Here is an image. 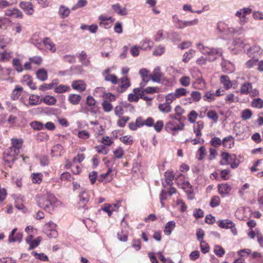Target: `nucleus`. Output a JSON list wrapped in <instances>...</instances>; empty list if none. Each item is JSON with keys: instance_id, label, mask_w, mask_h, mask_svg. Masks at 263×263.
Masks as SVG:
<instances>
[{"instance_id": "f257e3e1", "label": "nucleus", "mask_w": 263, "mask_h": 263, "mask_svg": "<svg viewBox=\"0 0 263 263\" xmlns=\"http://www.w3.org/2000/svg\"><path fill=\"white\" fill-rule=\"evenodd\" d=\"M35 201L40 208L49 213L52 212L55 207L62 205V202L57 200L53 194L48 192L44 194L37 195Z\"/></svg>"}, {"instance_id": "f03ea898", "label": "nucleus", "mask_w": 263, "mask_h": 263, "mask_svg": "<svg viewBox=\"0 0 263 263\" xmlns=\"http://www.w3.org/2000/svg\"><path fill=\"white\" fill-rule=\"evenodd\" d=\"M12 145L8 150L7 155L8 158H5V160L8 163L13 162L15 159V156H17L20 153V149L23 145V140L21 139H11Z\"/></svg>"}, {"instance_id": "7ed1b4c3", "label": "nucleus", "mask_w": 263, "mask_h": 263, "mask_svg": "<svg viewBox=\"0 0 263 263\" xmlns=\"http://www.w3.org/2000/svg\"><path fill=\"white\" fill-rule=\"evenodd\" d=\"M180 124H178L174 121H169L165 125V129L168 133H172L173 135H176L177 130H182L184 129V125L180 122Z\"/></svg>"}, {"instance_id": "20e7f679", "label": "nucleus", "mask_w": 263, "mask_h": 263, "mask_svg": "<svg viewBox=\"0 0 263 263\" xmlns=\"http://www.w3.org/2000/svg\"><path fill=\"white\" fill-rule=\"evenodd\" d=\"M206 53L208 60L210 62H214L219 57L222 56L223 51L219 48L211 47L209 49Z\"/></svg>"}, {"instance_id": "39448f33", "label": "nucleus", "mask_w": 263, "mask_h": 263, "mask_svg": "<svg viewBox=\"0 0 263 263\" xmlns=\"http://www.w3.org/2000/svg\"><path fill=\"white\" fill-rule=\"evenodd\" d=\"M150 77L153 82L159 83L163 77V74L161 71L160 68L159 67H156L154 69L153 73L150 75Z\"/></svg>"}, {"instance_id": "423d86ee", "label": "nucleus", "mask_w": 263, "mask_h": 263, "mask_svg": "<svg viewBox=\"0 0 263 263\" xmlns=\"http://www.w3.org/2000/svg\"><path fill=\"white\" fill-rule=\"evenodd\" d=\"M261 53L260 47L258 45H254L247 49V54L248 56L254 58Z\"/></svg>"}, {"instance_id": "0eeeda50", "label": "nucleus", "mask_w": 263, "mask_h": 263, "mask_svg": "<svg viewBox=\"0 0 263 263\" xmlns=\"http://www.w3.org/2000/svg\"><path fill=\"white\" fill-rule=\"evenodd\" d=\"M119 82H120L119 88L118 91L119 92H123L126 90L130 85V81L129 79L126 77H124L119 80Z\"/></svg>"}, {"instance_id": "6e6552de", "label": "nucleus", "mask_w": 263, "mask_h": 263, "mask_svg": "<svg viewBox=\"0 0 263 263\" xmlns=\"http://www.w3.org/2000/svg\"><path fill=\"white\" fill-rule=\"evenodd\" d=\"M17 231V228H14L11 232L9 236L8 241L9 242H13L15 241L21 242L23 238V234L21 233H16L15 236H14V234Z\"/></svg>"}, {"instance_id": "1a4fd4ad", "label": "nucleus", "mask_w": 263, "mask_h": 263, "mask_svg": "<svg viewBox=\"0 0 263 263\" xmlns=\"http://www.w3.org/2000/svg\"><path fill=\"white\" fill-rule=\"evenodd\" d=\"M71 87L75 90L82 92L86 89V84L82 80H76L72 82Z\"/></svg>"}, {"instance_id": "9d476101", "label": "nucleus", "mask_w": 263, "mask_h": 263, "mask_svg": "<svg viewBox=\"0 0 263 263\" xmlns=\"http://www.w3.org/2000/svg\"><path fill=\"white\" fill-rule=\"evenodd\" d=\"M20 6L28 15H32L33 13V6L30 2H22L20 3Z\"/></svg>"}, {"instance_id": "9b49d317", "label": "nucleus", "mask_w": 263, "mask_h": 263, "mask_svg": "<svg viewBox=\"0 0 263 263\" xmlns=\"http://www.w3.org/2000/svg\"><path fill=\"white\" fill-rule=\"evenodd\" d=\"M5 14L13 18H22L23 16L22 12L19 9L16 8L7 9L5 11Z\"/></svg>"}, {"instance_id": "f8f14e48", "label": "nucleus", "mask_w": 263, "mask_h": 263, "mask_svg": "<svg viewBox=\"0 0 263 263\" xmlns=\"http://www.w3.org/2000/svg\"><path fill=\"white\" fill-rule=\"evenodd\" d=\"M222 159L220 161V164L222 165H228L233 160V155H230L228 153L222 152L221 154Z\"/></svg>"}, {"instance_id": "ddd939ff", "label": "nucleus", "mask_w": 263, "mask_h": 263, "mask_svg": "<svg viewBox=\"0 0 263 263\" xmlns=\"http://www.w3.org/2000/svg\"><path fill=\"white\" fill-rule=\"evenodd\" d=\"M99 19L100 21L99 23L100 26L104 27V28H108L107 26L109 24V21H110V23H111L115 20L112 17H108L104 15H100Z\"/></svg>"}, {"instance_id": "4468645a", "label": "nucleus", "mask_w": 263, "mask_h": 263, "mask_svg": "<svg viewBox=\"0 0 263 263\" xmlns=\"http://www.w3.org/2000/svg\"><path fill=\"white\" fill-rule=\"evenodd\" d=\"M182 189L186 193L188 199L190 200L193 199V189L188 181L184 182L182 183Z\"/></svg>"}, {"instance_id": "2eb2a0df", "label": "nucleus", "mask_w": 263, "mask_h": 263, "mask_svg": "<svg viewBox=\"0 0 263 263\" xmlns=\"http://www.w3.org/2000/svg\"><path fill=\"white\" fill-rule=\"evenodd\" d=\"M218 226L222 229H230L235 227L234 223L230 219L219 220L218 221Z\"/></svg>"}, {"instance_id": "dca6fc26", "label": "nucleus", "mask_w": 263, "mask_h": 263, "mask_svg": "<svg viewBox=\"0 0 263 263\" xmlns=\"http://www.w3.org/2000/svg\"><path fill=\"white\" fill-rule=\"evenodd\" d=\"M219 194L222 196L228 194L231 190V187L228 183L220 184L218 186Z\"/></svg>"}, {"instance_id": "f3484780", "label": "nucleus", "mask_w": 263, "mask_h": 263, "mask_svg": "<svg viewBox=\"0 0 263 263\" xmlns=\"http://www.w3.org/2000/svg\"><path fill=\"white\" fill-rule=\"evenodd\" d=\"M172 21L175 27L179 29H183L185 27V20L179 18L177 14L172 16Z\"/></svg>"}, {"instance_id": "a211bd4d", "label": "nucleus", "mask_w": 263, "mask_h": 263, "mask_svg": "<svg viewBox=\"0 0 263 263\" xmlns=\"http://www.w3.org/2000/svg\"><path fill=\"white\" fill-rule=\"evenodd\" d=\"M112 171L111 168H108L106 173L101 174L99 178L98 181L102 182L105 180L106 182H109L113 178Z\"/></svg>"}, {"instance_id": "6ab92c4d", "label": "nucleus", "mask_w": 263, "mask_h": 263, "mask_svg": "<svg viewBox=\"0 0 263 263\" xmlns=\"http://www.w3.org/2000/svg\"><path fill=\"white\" fill-rule=\"evenodd\" d=\"M234 139L232 136L224 137L222 139V146L227 148H231L234 145Z\"/></svg>"}, {"instance_id": "aec40b11", "label": "nucleus", "mask_w": 263, "mask_h": 263, "mask_svg": "<svg viewBox=\"0 0 263 263\" xmlns=\"http://www.w3.org/2000/svg\"><path fill=\"white\" fill-rule=\"evenodd\" d=\"M154 43L150 39H145L140 42V49L143 50H149L153 47Z\"/></svg>"}, {"instance_id": "412c9836", "label": "nucleus", "mask_w": 263, "mask_h": 263, "mask_svg": "<svg viewBox=\"0 0 263 263\" xmlns=\"http://www.w3.org/2000/svg\"><path fill=\"white\" fill-rule=\"evenodd\" d=\"M192 86L195 89L203 90L205 88L206 84L202 78H199L193 83Z\"/></svg>"}, {"instance_id": "4be33fe9", "label": "nucleus", "mask_w": 263, "mask_h": 263, "mask_svg": "<svg viewBox=\"0 0 263 263\" xmlns=\"http://www.w3.org/2000/svg\"><path fill=\"white\" fill-rule=\"evenodd\" d=\"M79 206L85 208V205L89 201V197L87 193L85 192H82L79 195Z\"/></svg>"}, {"instance_id": "5701e85b", "label": "nucleus", "mask_w": 263, "mask_h": 263, "mask_svg": "<svg viewBox=\"0 0 263 263\" xmlns=\"http://www.w3.org/2000/svg\"><path fill=\"white\" fill-rule=\"evenodd\" d=\"M220 82L223 85L225 89H229L232 86V82L230 78L225 75H222L220 78Z\"/></svg>"}, {"instance_id": "b1692460", "label": "nucleus", "mask_w": 263, "mask_h": 263, "mask_svg": "<svg viewBox=\"0 0 263 263\" xmlns=\"http://www.w3.org/2000/svg\"><path fill=\"white\" fill-rule=\"evenodd\" d=\"M79 61L84 66H88L90 64L89 58H87L86 53L82 51L79 54Z\"/></svg>"}, {"instance_id": "393cba45", "label": "nucleus", "mask_w": 263, "mask_h": 263, "mask_svg": "<svg viewBox=\"0 0 263 263\" xmlns=\"http://www.w3.org/2000/svg\"><path fill=\"white\" fill-rule=\"evenodd\" d=\"M233 45L239 50H245V48L249 46L248 44L245 43L240 39H236L233 42Z\"/></svg>"}, {"instance_id": "a878e982", "label": "nucleus", "mask_w": 263, "mask_h": 263, "mask_svg": "<svg viewBox=\"0 0 263 263\" xmlns=\"http://www.w3.org/2000/svg\"><path fill=\"white\" fill-rule=\"evenodd\" d=\"M23 91V87L20 85H16L11 94V98L13 100L18 99Z\"/></svg>"}, {"instance_id": "bb28decb", "label": "nucleus", "mask_w": 263, "mask_h": 263, "mask_svg": "<svg viewBox=\"0 0 263 263\" xmlns=\"http://www.w3.org/2000/svg\"><path fill=\"white\" fill-rule=\"evenodd\" d=\"M82 97L80 95L77 94L72 93L68 96L69 102L74 105H77L79 104Z\"/></svg>"}, {"instance_id": "cd10ccee", "label": "nucleus", "mask_w": 263, "mask_h": 263, "mask_svg": "<svg viewBox=\"0 0 263 263\" xmlns=\"http://www.w3.org/2000/svg\"><path fill=\"white\" fill-rule=\"evenodd\" d=\"M42 102V99L37 95H32L29 99L28 106H34L40 104Z\"/></svg>"}, {"instance_id": "c85d7f7f", "label": "nucleus", "mask_w": 263, "mask_h": 263, "mask_svg": "<svg viewBox=\"0 0 263 263\" xmlns=\"http://www.w3.org/2000/svg\"><path fill=\"white\" fill-rule=\"evenodd\" d=\"M36 77L41 81H45L48 78L47 71L44 68L39 69L36 71Z\"/></svg>"}, {"instance_id": "c756f323", "label": "nucleus", "mask_w": 263, "mask_h": 263, "mask_svg": "<svg viewBox=\"0 0 263 263\" xmlns=\"http://www.w3.org/2000/svg\"><path fill=\"white\" fill-rule=\"evenodd\" d=\"M43 43L47 49L49 50L52 52L55 51V45L51 42L49 38H45L43 41Z\"/></svg>"}, {"instance_id": "7c9ffc66", "label": "nucleus", "mask_w": 263, "mask_h": 263, "mask_svg": "<svg viewBox=\"0 0 263 263\" xmlns=\"http://www.w3.org/2000/svg\"><path fill=\"white\" fill-rule=\"evenodd\" d=\"M175 225L176 223L174 221H170L167 222L165 226L164 233L167 235H170L175 227Z\"/></svg>"}, {"instance_id": "2f4dec72", "label": "nucleus", "mask_w": 263, "mask_h": 263, "mask_svg": "<svg viewBox=\"0 0 263 263\" xmlns=\"http://www.w3.org/2000/svg\"><path fill=\"white\" fill-rule=\"evenodd\" d=\"M159 110L164 114H167L171 111L172 107L169 103L165 102L164 103L160 104L158 105Z\"/></svg>"}, {"instance_id": "473e14b6", "label": "nucleus", "mask_w": 263, "mask_h": 263, "mask_svg": "<svg viewBox=\"0 0 263 263\" xmlns=\"http://www.w3.org/2000/svg\"><path fill=\"white\" fill-rule=\"evenodd\" d=\"M222 70L227 73H232L234 70V65L229 62H225L222 65Z\"/></svg>"}, {"instance_id": "72a5a7b5", "label": "nucleus", "mask_w": 263, "mask_h": 263, "mask_svg": "<svg viewBox=\"0 0 263 263\" xmlns=\"http://www.w3.org/2000/svg\"><path fill=\"white\" fill-rule=\"evenodd\" d=\"M112 8L118 14L120 15H125L127 14V10L126 8H122L119 4H116L112 6Z\"/></svg>"}, {"instance_id": "f704fd0d", "label": "nucleus", "mask_w": 263, "mask_h": 263, "mask_svg": "<svg viewBox=\"0 0 263 263\" xmlns=\"http://www.w3.org/2000/svg\"><path fill=\"white\" fill-rule=\"evenodd\" d=\"M70 12V9L64 5H61L60 7L59 14L62 18H64L67 17Z\"/></svg>"}, {"instance_id": "c9c22d12", "label": "nucleus", "mask_w": 263, "mask_h": 263, "mask_svg": "<svg viewBox=\"0 0 263 263\" xmlns=\"http://www.w3.org/2000/svg\"><path fill=\"white\" fill-rule=\"evenodd\" d=\"M42 101L48 105H53L56 103L57 99L54 97L48 95L45 96L42 99Z\"/></svg>"}, {"instance_id": "e433bc0d", "label": "nucleus", "mask_w": 263, "mask_h": 263, "mask_svg": "<svg viewBox=\"0 0 263 263\" xmlns=\"http://www.w3.org/2000/svg\"><path fill=\"white\" fill-rule=\"evenodd\" d=\"M202 98L204 101L208 102H212L215 100V95L214 92L212 91H208L203 96Z\"/></svg>"}, {"instance_id": "4c0bfd02", "label": "nucleus", "mask_w": 263, "mask_h": 263, "mask_svg": "<svg viewBox=\"0 0 263 263\" xmlns=\"http://www.w3.org/2000/svg\"><path fill=\"white\" fill-rule=\"evenodd\" d=\"M149 73V70L145 68H142L139 71V74L144 82H147L151 79L150 76L148 75Z\"/></svg>"}, {"instance_id": "58836bf2", "label": "nucleus", "mask_w": 263, "mask_h": 263, "mask_svg": "<svg viewBox=\"0 0 263 263\" xmlns=\"http://www.w3.org/2000/svg\"><path fill=\"white\" fill-rule=\"evenodd\" d=\"M195 51L193 49H190L189 51L186 52L183 55L182 61L184 63H187L194 56Z\"/></svg>"}, {"instance_id": "ea45409f", "label": "nucleus", "mask_w": 263, "mask_h": 263, "mask_svg": "<svg viewBox=\"0 0 263 263\" xmlns=\"http://www.w3.org/2000/svg\"><path fill=\"white\" fill-rule=\"evenodd\" d=\"M251 105L253 107L261 108L263 107V100L259 98H255L252 100Z\"/></svg>"}, {"instance_id": "a19ab883", "label": "nucleus", "mask_w": 263, "mask_h": 263, "mask_svg": "<svg viewBox=\"0 0 263 263\" xmlns=\"http://www.w3.org/2000/svg\"><path fill=\"white\" fill-rule=\"evenodd\" d=\"M252 89V85L250 83H245L240 88V92L242 94H248Z\"/></svg>"}, {"instance_id": "79ce46f5", "label": "nucleus", "mask_w": 263, "mask_h": 263, "mask_svg": "<svg viewBox=\"0 0 263 263\" xmlns=\"http://www.w3.org/2000/svg\"><path fill=\"white\" fill-rule=\"evenodd\" d=\"M242 15L240 20V22L242 24H245L246 22V15L249 14L252 12V9L250 8H244L241 9Z\"/></svg>"}, {"instance_id": "37998d69", "label": "nucleus", "mask_w": 263, "mask_h": 263, "mask_svg": "<svg viewBox=\"0 0 263 263\" xmlns=\"http://www.w3.org/2000/svg\"><path fill=\"white\" fill-rule=\"evenodd\" d=\"M12 64L14 68L17 72H21L23 71V68L21 63L20 60L18 59H14L12 61Z\"/></svg>"}, {"instance_id": "c03bdc74", "label": "nucleus", "mask_w": 263, "mask_h": 263, "mask_svg": "<svg viewBox=\"0 0 263 263\" xmlns=\"http://www.w3.org/2000/svg\"><path fill=\"white\" fill-rule=\"evenodd\" d=\"M70 87L67 85L61 84L54 88V92L58 93H62L68 91Z\"/></svg>"}, {"instance_id": "a18cd8bd", "label": "nucleus", "mask_w": 263, "mask_h": 263, "mask_svg": "<svg viewBox=\"0 0 263 263\" xmlns=\"http://www.w3.org/2000/svg\"><path fill=\"white\" fill-rule=\"evenodd\" d=\"M119 119L117 121V125L120 127H123L125 126L127 121L130 119L127 116H121L119 117Z\"/></svg>"}, {"instance_id": "49530a36", "label": "nucleus", "mask_w": 263, "mask_h": 263, "mask_svg": "<svg viewBox=\"0 0 263 263\" xmlns=\"http://www.w3.org/2000/svg\"><path fill=\"white\" fill-rule=\"evenodd\" d=\"M104 80L106 81L111 82L113 84H117L119 82V80L117 77L114 74H108L104 77Z\"/></svg>"}, {"instance_id": "de8ad7c7", "label": "nucleus", "mask_w": 263, "mask_h": 263, "mask_svg": "<svg viewBox=\"0 0 263 263\" xmlns=\"http://www.w3.org/2000/svg\"><path fill=\"white\" fill-rule=\"evenodd\" d=\"M205 148L204 146H201L197 151V158L198 160L201 161L205 156Z\"/></svg>"}, {"instance_id": "09e8293b", "label": "nucleus", "mask_w": 263, "mask_h": 263, "mask_svg": "<svg viewBox=\"0 0 263 263\" xmlns=\"http://www.w3.org/2000/svg\"><path fill=\"white\" fill-rule=\"evenodd\" d=\"M210 143L211 145L214 146L215 147H218L221 145H222V140H221L218 137H214L212 138Z\"/></svg>"}, {"instance_id": "8fccbe9b", "label": "nucleus", "mask_w": 263, "mask_h": 263, "mask_svg": "<svg viewBox=\"0 0 263 263\" xmlns=\"http://www.w3.org/2000/svg\"><path fill=\"white\" fill-rule=\"evenodd\" d=\"M187 92V89L182 87L176 89L175 91V95L177 98L186 96Z\"/></svg>"}, {"instance_id": "3c124183", "label": "nucleus", "mask_w": 263, "mask_h": 263, "mask_svg": "<svg viewBox=\"0 0 263 263\" xmlns=\"http://www.w3.org/2000/svg\"><path fill=\"white\" fill-rule=\"evenodd\" d=\"M207 117L212 120L214 122H216L218 119V116L217 112L214 110H210L207 112Z\"/></svg>"}, {"instance_id": "603ef678", "label": "nucleus", "mask_w": 263, "mask_h": 263, "mask_svg": "<svg viewBox=\"0 0 263 263\" xmlns=\"http://www.w3.org/2000/svg\"><path fill=\"white\" fill-rule=\"evenodd\" d=\"M179 82L182 86L187 87L190 85L191 79L188 76H183L180 79Z\"/></svg>"}, {"instance_id": "864d4df0", "label": "nucleus", "mask_w": 263, "mask_h": 263, "mask_svg": "<svg viewBox=\"0 0 263 263\" xmlns=\"http://www.w3.org/2000/svg\"><path fill=\"white\" fill-rule=\"evenodd\" d=\"M43 175L41 173H33L32 174V180L34 183H40L42 180Z\"/></svg>"}, {"instance_id": "5fc2aeb1", "label": "nucleus", "mask_w": 263, "mask_h": 263, "mask_svg": "<svg viewBox=\"0 0 263 263\" xmlns=\"http://www.w3.org/2000/svg\"><path fill=\"white\" fill-rule=\"evenodd\" d=\"M102 106L103 110L105 112H109L112 109V106L111 104L106 100L103 101L102 103Z\"/></svg>"}, {"instance_id": "6e6d98bb", "label": "nucleus", "mask_w": 263, "mask_h": 263, "mask_svg": "<svg viewBox=\"0 0 263 263\" xmlns=\"http://www.w3.org/2000/svg\"><path fill=\"white\" fill-rule=\"evenodd\" d=\"M57 225L52 221H50L46 223L44 227V231H53L56 230Z\"/></svg>"}, {"instance_id": "4d7b16f0", "label": "nucleus", "mask_w": 263, "mask_h": 263, "mask_svg": "<svg viewBox=\"0 0 263 263\" xmlns=\"http://www.w3.org/2000/svg\"><path fill=\"white\" fill-rule=\"evenodd\" d=\"M32 253L33 254L34 256L36 259H40V260H43V261L48 260V256L46 255H45L44 253H37L35 252H33Z\"/></svg>"}, {"instance_id": "13d9d810", "label": "nucleus", "mask_w": 263, "mask_h": 263, "mask_svg": "<svg viewBox=\"0 0 263 263\" xmlns=\"http://www.w3.org/2000/svg\"><path fill=\"white\" fill-rule=\"evenodd\" d=\"M214 252L216 255L219 257H222L225 253L224 250L221 246L218 245L215 246Z\"/></svg>"}, {"instance_id": "bf43d9fd", "label": "nucleus", "mask_w": 263, "mask_h": 263, "mask_svg": "<svg viewBox=\"0 0 263 263\" xmlns=\"http://www.w3.org/2000/svg\"><path fill=\"white\" fill-rule=\"evenodd\" d=\"M220 201V200L219 197L217 196H214L211 199L210 201V205L213 208L216 207L219 205Z\"/></svg>"}, {"instance_id": "052dcab7", "label": "nucleus", "mask_w": 263, "mask_h": 263, "mask_svg": "<svg viewBox=\"0 0 263 263\" xmlns=\"http://www.w3.org/2000/svg\"><path fill=\"white\" fill-rule=\"evenodd\" d=\"M200 247L201 251L203 253H206L209 251V246L205 241L203 240H201Z\"/></svg>"}, {"instance_id": "680f3d73", "label": "nucleus", "mask_w": 263, "mask_h": 263, "mask_svg": "<svg viewBox=\"0 0 263 263\" xmlns=\"http://www.w3.org/2000/svg\"><path fill=\"white\" fill-rule=\"evenodd\" d=\"M30 62L37 65H40L42 62V59L40 56H35L29 59Z\"/></svg>"}, {"instance_id": "e2e57ef3", "label": "nucleus", "mask_w": 263, "mask_h": 263, "mask_svg": "<svg viewBox=\"0 0 263 263\" xmlns=\"http://www.w3.org/2000/svg\"><path fill=\"white\" fill-rule=\"evenodd\" d=\"M95 149L98 153L107 155L108 153L109 149L106 148L104 145H99L95 147Z\"/></svg>"}, {"instance_id": "0e129e2a", "label": "nucleus", "mask_w": 263, "mask_h": 263, "mask_svg": "<svg viewBox=\"0 0 263 263\" xmlns=\"http://www.w3.org/2000/svg\"><path fill=\"white\" fill-rule=\"evenodd\" d=\"M188 120L191 123L195 122L196 119L197 117V114L195 110L191 111L187 116Z\"/></svg>"}, {"instance_id": "69168bd1", "label": "nucleus", "mask_w": 263, "mask_h": 263, "mask_svg": "<svg viewBox=\"0 0 263 263\" xmlns=\"http://www.w3.org/2000/svg\"><path fill=\"white\" fill-rule=\"evenodd\" d=\"M117 236L120 241L125 242L127 240V234L123 231L118 232Z\"/></svg>"}, {"instance_id": "338daca9", "label": "nucleus", "mask_w": 263, "mask_h": 263, "mask_svg": "<svg viewBox=\"0 0 263 263\" xmlns=\"http://www.w3.org/2000/svg\"><path fill=\"white\" fill-rule=\"evenodd\" d=\"M197 48L199 50V51L203 54L206 55V52H208L210 47L207 46H204L201 43H198L197 44Z\"/></svg>"}, {"instance_id": "774afa93", "label": "nucleus", "mask_w": 263, "mask_h": 263, "mask_svg": "<svg viewBox=\"0 0 263 263\" xmlns=\"http://www.w3.org/2000/svg\"><path fill=\"white\" fill-rule=\"evenodd\" d=\"M163 39V31L162 29L158 30L154 35V40L156 42H160Z\"/></svg>"}]
</instances>
